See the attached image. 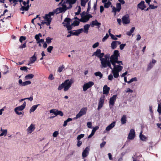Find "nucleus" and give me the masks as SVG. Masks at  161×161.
<instances>
[{
    "label": "nucleus",
    "instance_id": "bf43d9fd",
    "mask_svg": "<svg viewBox=\"0 0 161 161\" xmlns=\"http://www.w3.org/2000/svg\"><path fill=\"white\" fill-rule=\"evenodd\" d=\"M27 68L25 66H23L21 67L20 68V69L21 70H24L25 71H27Z\"/></svg>",
    "mask_w": 161,
    "mask_h": 161
},
{
    "label": "nucleus",
    "instance_id": "6ab92c4d",
    "mask_svg": "<svg viewBox=\"0 0 161 161\" xmlns=\"http://www.w3.org/2000/svg\"><path fill=\"white\" fill-rule=\"evenodd\" d=\"M90 150L89 147H86L82 153V157L83 158H86L89 154V152Z\"/></svg>",
    "mask_w": 161,
    "mask_h": 161
},
{
    "label": "nucleus",
    "instance_id": "7ed1b4c3",
    "mask_svg": "<svg viewBox=\"0 0 161 161\" xmlns=\"http://www.w3.org/2000/svg\"><path fill=\"white\" fill-rule=\"evenodd\" d=\"M54 13L50 12L48 14H46L42 17L43 19L41 20V24L38 23V25L40 26V28L41 29V26L46 24L47 25H49L52 19L51 17L52 15H53Z\"/></svg>",
    "mask_w": 161,
    "mask_h": 161
},
{
    "label": "nucleus",
    "instance_id": "774afa93",
    "mask_svg": "<svg viewBox=\"0 0 161 161\" xmlns=\"http://www.w3.org/2000/svg\"><path fill=\"white\" fill-rule=\"evenodd\" d=\"M141 39V36L140 35L138 34L136 35V40L139 41Z\"/></svg>",
    "mask_w": 161,
    "mask_h": 161
},
{
    "label": "nucleus",
    "instance_id": "5701e85b",
    "mask_svg": "<svg viewBox=\"0 0 161 161\" xmlns=\"http://www.w3.org/2000/svg\"><path fill=\"white\" fill-rule=\"evenodd\" d=\"M115 125V122H113L111 124L108 125L106 128L105 130L107 131H109L113 128Z\"/></svg>",
    "mask_w": 161,
    "mask_h": 161
},
{
    "label": "nucleus",
    "instance_id": "0eeeda50",
    "mask_svg": "<svg viewBox=\"0 0 161 161\" xmlns=\"http://www.w3.org/2000/svg\"><path fill=\"white\" fill-rule=\"evenodd\" d=\"M81 18L80 21L83 22H86L90 18L92 17V16L89 14H86L85 12L82 13L81 14Z\"/></svg>",
    "mask_w": 161,
    "mask_h": 161
},
{
    "label": "nucleus",
    "instance_id": "de8ad7c7",
    "mask_svg": "<svg viewBox=\"0 0 161 161\" xmlns=\"http://www.w3.org/2000/svg\"><path fill=\"white\" fill-rule=\"evenodd\" d=\"M48 78L50 80H52L54 79V77L52 74H50L49 75Z\"/></svg>",
    "mask_w": 161,
    "mask_h": 161
},
{
    "label": "nucleus",
    "instance_id": "e433bc0d",
    "mask_svg": "<svg viewBox=\"0 0 161 161\" xmlns=\"http://www.w3.org/2000/svg\"><path fill=\"white\" fill-rule=\"evenodd\" d=\"M63 113L61 111H59L58 110H56L55 116L59 115L62 116L63 115Z\"/></svg>",
    "mask_w": 161,
    "mask_h": 161
},
{
    "label": "nucleus",
    "instance_id": "a878e982",
    "mask_svg": "<svg viewBox=\"0 0 161 161\" xmlns=\"http://www.w3.org/2000/svg\"><path fill=\"white\" fill-rule=\"evenodd\" d=\"M144 2L143 1H142L140 3H139L137 6L138 8L142 10H143L146 8V7L144 5Z\"/></svg>",
    "mask_w": 161,
    "mask_h": 161
},
{
    "label": "nucleus",
    "instance_id": "58836bf2",
    "mask_svg": "<svg viewBox=\"0 0 161 161\" xmlns=\"http://www.w3.org/2000/svg\"><path fill=\"white\" fill-rule=\"evenodd\" d=\"M31 82L30 80H26L23 82V86H25L28 85H30L31 84Z\"/></svg>",
    "mask_w": 161,
    "mask_h": 161
},
{
    "label": "nucleus",
    "instance_id": "052dcab7",
    "mask_svg": "<svg viewBox=\"0 0 161 161\" xmlns=\"http://www.w3.org/2000/svg\"><path fill=\"white\" fill-rule=\"evenodd\" d=\"M81 11V8L80 6H79L78 7V11L77 12L75 13L76 15H78L80 13Z\"/></svg>",
    "mask_w": 161,
    "mask_h": 161
},
{
    "label": "nucleus",
    "instance_id": "09e8293b",
    "mask_svg": "<svg viewBox=\"0 0 161 161\" xmlns=\"http://www.w3.org/2000/svg\"><path fill=\"white\" fill-rule=\"evenodd\" d=\"M125 92L126 93H132L133 92V91L129 88H128L125 90Z\"/></svg>",
    "mask_w": 161,
    "mask_h": 161
},
{
    "label": "nucleus",
    "instance_id": "c03bdc74",
    "mask_svg": "<svg viewBox=\"0 0 161 161\" xmlns=\"http://www.w3.org/2000/svg\"><path fill=\"white\" fill-rule=\"evenodd\" d=\"M84 134H81L80 135H79L77 137V139L78 140H80V139L83 138L84 137Z\"/></svg>",
    "mask_w": 161,
    "mask_h": 161
},
{
    "label": "nucleus",
    "instance_id": "4be33fe9",
    "mask_svg": "<svg viewBox=\"0 0 161 161\" xmlns=\"http://www.w3.org/2000/svg\"><path fill=\"white\" fill-rule=\"evenodd\" d=\"M83 31V29L81 28L76 30H75V32H72L70 31H69V33L72 34L73 35L78 36L80 33H81Z\"/></svg>",
    "mask_w": 161,
    "mask_h": 161
},
{
    "label": "nucleus",
    "instance_id": "a211bd4d",
    "mask_svg": "<svg viewBox=\"0 0 161 161\" xmlns=\"http://www.w3.org/2000/svg\"><path fill=\"white\" fill-rule=\"evenodd\" d=\"M111 1L112 0H102V2L104 3V7L108 8L111 5Z\"/></svg>",
    "mask_w": 161,
    "mask_h": 161
},
{
    "label": "nucleus",
    "instance_id": "49530a36",
    "mask_svg": "<svg viewBox=\"0 0 161 161\" xmlns=\"http://www.w3.org/2000/svg\"><path fill=\"white\" fill-rule=\"evenodd\" d=\"M53 48V47L52 46H49L47 48V51L49 53H51V52L52 51V50Z\"/></svg>",
    "mask_w": 161,
    "mask_h": 161
},
{
    "label": "nucleus",
    "instance_id": "13d9d810",
    "mask_svg": "<svg viewBox=\"0 0 161 161\" xmlns=\"http://www.w3.org/2000/svg\"><path fill=\"white\" fill-rule=\"evenodd\" d=\"M99 128L98 126H96L93 128V129L92 130V131L95 133V131L97 130Z\"/></svg>",
    "mask_w": 161,
    "mask_h": 161
},
{
    "label": "nucleus",
    "instance_id": "39448f33",
    "mask_svg": "<svg viewBox=\"0 0 161 161\" xmlns=\"http://www.w3.org/2000/svg\"><path fill=\"white\" fill-rule=\"evenodd\" d=\"M26 105V102H24L22 105L15 108H14V110L16 114L18 115H21L23 116L24 113L22 111L25 108Z\"/></svg>",
    "mask_w": 161,
    "mask_h": 161
},
{
    "label": "nucleus",
    "instance_id": "aec40b11",
    "mask_svg": "<svg viewBox=\"0 0 161 161\" xmlns=\"http://www.w3.org/2000/svg\"><path fill=\"white\" fill-rule=\"evenodd\" d=\"M0 137L2 136H6L8 133V130L6 129H3L2 128L0 129Z\"/></svg>",
    "mask_w": 161,
    "mask_h": 161
},
{
    "label": "nucleus",
    "instance_id": "412c9836",
    "mask_svg": "<svg viewBox=\"0 0 161 161\" xmlns=\"http://www.w3.org/2000/svg\"><path fill=\"white\" fill-rule=\"evenodd\" d=\"M36 53H35L34 55L31 57L30 59L28 65H31V64H33L36 61Z\"/></svg>",
    "mask_w": 161,
    "mask_h": 161
},
{
    "label": "nucleus",
    "instance_id": "864d4df0",
    "mask_svg": "<svg viewBox=\"0 0 161 161\" xmlns=\"http://www.w3.org/2000/svg\"><path fill=\"white\" fill-rule=\"evenodd\" d=\"M87 125L89 128H92V124L91 122H88L87 123Z\"/></svg>",
    "mask_w": 161,
    "mask_h": 161
},
{
    "label": "nucleus",
    "instance_id": "2eb2a0df",
    "mask_svg": "<svg viewBox=\"0 0 161 161\" xmlns=\"http://www.w3.org/2000/svg\"><path fill=\"white\" fill-rule=\"evenodd\" d=\"M35 129V125L34 124H31L27 129V131L28 134H31Z\"/></svg>",
    "mask_w": 161,
    "mask_h": 161
},
{
    "label": "nucleus",
    "instance_id": "6e6552de",
    "mask_svg": "<svg viewBox=\"0 0 161 161\" xmlns=\"http://www.w3.org/2000/svg\"><path fill=\"white\" fill-rule=\"evenodd\" d=\"M130 15L128 14L124 15L122 18V22L124 26H126L129 25L130 23Z\"/></svg>",
    "mask_w": 161,
    "mask_h": 161
},
{
    "label": "nucleus",
    "instance_id": "338daca9",
    "mask_svg": "<svg viewBox=\"0 0 161 161\" xmlns=\"http://www.w3.org/2000/svg\"><path fill=\"white\" fill-rule=\"evenodd\" d=\"M110 36L111 37V38L113 40H117V38L114 35L112 34H110Z\"/></svg>",
    "mask_w": 161,
    "mask_h": 161
},
{
    "label": "nucleus",
    "instance_id": "c85d7f7f",
    "mask_svg": "<svg viewBox=\"0 0 161 161\" xmlns=\"http://www.w3.org/2000/svg\"><path fill=\"white\" fill-rule=\"evenodd\" d=\"M90 25L88 24H86L84 26V32L86 34L88 33V31L90 27Z\"/></svg>",
    "mask_w": 161,
    "mask_h": 161
},
{
    "label": "nucleus",
    "instance_id": "9b49d317",
    "mask_svg": "<svg viewBox=\"0 0 161 161\" xmlns=\"http://www.w3.org/2000/svg\"><path fill=\"white\" fill-rule=\"evenodd\" d=\"M119 2V3H117L116 4V8L114 7H112V12L114 13V15H115L117 12H119L121 9V0H118Z\"/></svg>",
    "mask_w": 161,
    "mask_h": 161
},
{
    "label": "nucleus",
    "instance_id": "8fccbe9b",
    "mask_svg": "<svg viewBox=\"0 0 161 161\" xmlns=\"http://www.w3.org/2000/svg\"><path fill=\"white\" fill-rule=\"evenodd\" d=\"M108 79L109 80H112L114 79V77L113 75L112 74L109 75L108 76Z\"/></svg>",
    "mask_w": 161,
    "mask_h": 161
},
{
    "label": "nucleus",
    "instance_id": "4d7b16f0",
    "mask_svg": "<svg viewBox=\"0 0 161 161\" xmlns=\"http://www.w3.org/2000/svg\"><path fill=\"white\" fill-rule=\"evenodd\" d=\"M149 5L150 8L151 9L156 8H157V6H154L153 5H150V4H149Z\"/></svg>",
    "mask_w": 161,
    "mask_h": 161
},
{
    "label": "nucleus",
    "instance_id": "bb28decb",
    "mask_svg": "<svg viewBox=\"0 0 161 161\" xmlns=\"http://www.w3.org/2000/svg\"><path fill=\"white\" fill-rule=\"evenodd\" d=\"M39 105V104H38L33 106L29 110L30 113H31L34 112L36 109Z\"/></svg>",
    "mask_w": 161,
    "mask_h": 161
},
{
    "label": "nucleus",
    "instance_id": "f3484780",
    "mask_svg": "<svg viewBox=\"0 0 161 161\" xmlns=\"http://www.w3.org/2000/svg\"><path fill=\"white\" fill-rule=\"evenodd\" d=\"M116 98V95H114L113 96L110 98L109 104L110 107H112L114 104Z\"/></svg>",
    "mask_w": 161,
    "mask_h": 161
},
{
    "label": "nucleus",
    "instance_id": "79ce46f5",
    "mask_svg": "<svg viewBox=\"0 0 161 161\" xmlns=\"http://www.w3.org/2000/svg\"><path fill=\"white\" fill-rule=\"evenodd\" d=\"M157 111L161 114V103L158 104Z\"/></svg>",
    "mask_w": 161,
    "mask_h": 161
},
{
    "label": "nucleus",
    "instance_id": "393cba45",
    "mask_svg": "<svg viewBox=\"0 0 161 161\" xmlns=\"http://www.w3.org/2000/svg\"><path fill=\"white\" fill-rule=\"evenodd\" d=\"M120 44V42H119L117 41H113L111 43V48L113 49H115L117 47V45Z\"/></svg>",
    "mask_w": 161,
    "mask_h": 161
},
{
    "label": "nucleus",
    "instance_id": "0e129e2a",
    "mask_svg": "<svg viewBox=\"0 0 161 161\" xmlns=\"http://www.w3.org/2000/svg\"><path fill=\"white\" fill-rule=\"evenodd\" d=\"M82 142L80 140H78L77 144V146L78 147H80L82 144Z\"/></svg>",
    "mask_w": 161,
    "mask_h": 161
},
{
    "label": "nucleus",
    "instance_id": "9d476101",
    "mask_svg": "<svg viewBox=\"0 0 161 161\" xmlns=\"http://www.w3.org/2000/svg\"><path fill=\"white\" fill-rule=\"evenodd\" d=\"M61 3L62 4V7H60L57 9L56 10L57 13H60L64 12L67 9V8L66 7L67 5H66L67 4L65 2L64 3L63 2L62 3V1Z\"/></svg>",
    "mask_w": 161,
    "mask_h": 161
},
{
    "label": "nucleus",
    "instance_id": "dca6fc26",
    "mask_svg": "<svg viewBox=\"0 0 161 161\" xmlns=\"http://www.w3.org/2000/svg\"><path fill=\"white\" fill-rule=\"evenodd\" d=\"M135 136V133L134 130L133 129H131L127 137L128 139L130 140H132L134 138Z\"/></svg>",
    "mask_w": 161,
    "mask_h": 161
},
{
    "label": "nucleus",
    "instance_id": "a18cd8bd",
    "mask_svg": "<svg viewBox=\"0 0 161 161\" xmlns=\"http://www.w3.org/2000/svg\"><path fill=\"white\" fill-rule=\"evenodd\" d=\"M26 39V38L25 36H21L20 37L19 41V42L22 43L23 41L25 40Z\"/></svg>",
    "mask_w": 161,
    "mask_h": 161
},
{
    "label": "nucleus",
    "instance_id": "ea45409f",
    "mask_svg": "<svg viewBox=\"0 0 161 161\" xmlns=\"http://www.w3.org/2000/svg\"><path fill=\"white\" fill-rule=\"evenodd\" d=\"M94 75L96 76H99L100 78L102 77L103 75L100 72H97L94 73Z\"/></svg>",
    "mask_w": 161,
    "mask_h": 161
},
{
    "label": "nucleus",
    "instance_id": "7c9ffc66",
    "mask_svg": "<svg viewBox=\"0 0 161 161\" xmlns=\"http://www.w3.org/2000/svg\"><path fill=\"white\" fill-rule=\"evenodd\" d=\"M127 122V117L126 115H124L121 118V124H125Z\"/></svg>",
    "mask_w": 161,
    "mask_h": 161
},
{
    "label": "nucleus",
    "instance_id": "4c0bfd02",
    "mask_svg": "<svg viewBox=\"0 0 161 161\" xmlns=\"http://www.w3.org/2000/svg\"><path fill=\"white\" fill-rule=\"evenodd\" d=\"M137 81V79L136 77H134L132 78L129 81H128L127 82V83L128 84H130L131 83L134 82V81Z\"/></svg>",
    "mask_w": 161,
    "mask_h": 161
},
{
    "label": "nucleus",
    "instance_id": "603ef678",
    "mask_svg": "<svg viewBox=\"0 0 161 161\" xmlns=\"http://www.w3.org/2000/svg\"><path fill=\"white\" fill-rule=\"evenodd\" d=\"M35 19H37V20H41V19L40 17H38V15H37L36 17L33 19L31 20V22L33 24H34V21Z\"/></svg>",
    "mask_w": 161,
    "mask_h": 161
},
{
    "label": "nucleus",
    "instance_id": "b1692460",
    "mask_svg": "<svg viewBox=\"0 0 161 161\" xmlns=\"http://www.w3.org/2000/svg\"><path fill=\"white\" fill-rule=\"evenodd\" d=\"M110 88L106 85L104 86L103 88V94H108L109 93Z\"/></svg>",
    "mask_w": 161,
    "mask_h": 161
},
{
    "label": "nucleus",
    "instance_id": "680f3d73",
    "mask_svg": "<svg viewBox=\"0 0 161 161\" xmlns=\"http://www.w3.org/2000/svg\"><path fill=\"white\" fill-rule=\"evenodd\" d=\"M26 47V44L25 43H24L23 44L20 46H19V48L20 49H22L24 48H25Z\"/></svg>",
    "mask_w": 161,
    "mask_h": 161
},
{
    "label": "nucleus",
    "instance_id": "473e14b6",
    "mask_svg": "<svg viewBox=\"0 0 161 161\" xmlns=\"http://www.w3.org/2000/svg\"><path fill=\"white\" fill-rule=\"evenodd\" d=\"M140 137L141 140L143 141H145L147 139V137L142 134V131H141L140 133Z\"/></svg>",
    "mask_w": 161,
    "mask_h": 161
},
{
    "label": "nucleus",
    "instance_id": "f8f14e48",
    "mask_svg": "<svg viewBox=\"0 0 161 161\" xmlns=\"http://www.w3.org/2000/svg\"><path fill=\"white\" fill-rule=\"evenodd\" d=\"M105 96L104 95H103L100 98L98 103V106L97 109L99 110L102 108L104 102Z\"/></svg>",
    "mask_w": 161,
    "mask_h": 161
},
{
    "label": "nucleus",
    "instance_id": "37998d69",
    "mask_svg": "<svg viewBox=\"0 0 161 161\" xmlns=\"http://www.w3.org/2000/svg\"><path fill=\"white\" fill-rule=\"evenodd\" d=\"M59 134L58 131H56L53 132V136L54 137H56Z\"/></svg>",
    "mask_w": 161,
    "mask_h": 161
},
{
    "label": "nucleus",
    "instance_id": "6e6d98bb",
    "mask_svg": "<svg viewBox=\"0 0 161 161\" xmlns=\"http://www.w3.org/2000/svg\"><path fill=\"white\" fill-rule=\"evenodd\" d=\"M109 37V35L107 34L102 39L103 42H104Z\"/></svg>",
    "mask_w": 161,
    "mask_h": 161
},
{
    "label": "nucleus",
    "instance_id": "423d86ee",
    "mask_svg": "<svg viewBox=\"0 0 161 161\" xmlns=\"http://www.w3.org/2000/svg\"><path fill=\"white\" fill-rule=\"evenodd\" d=\"M72 23L71 20L68 18H66L65 19L63 24L64 26L66 27L68 31L71 30L72 29Z\"/></svg>",
    "mask_w": 161,
    "mask_h": 161
},
{
    "label": "nucleus",
    "instance_id": "f704fd0d",
    "mask_svg": "<svg viewBox=\"0 0 161 161\" xmlns=\"http://www.w3.org/2000/svg\"><path fill=\"white\" fill-rule=\"evenodd\" d=\"M135 29V27H132L131 30L130 31H128L127 32V34L129 36H130L131 34L134 32V31Z\"/></svg>",
    "mask_w": 161,
    "mask_h": 161
},
{
    "label": "nucleus",
    "instance_id": "3c124183",
    "mask_svg": "<svg viewBox=\"0 0 161 161\" xmlns=\"http://www.w3.org/2000/svg\"><path fill=\"white\" fill-rule=\"evenodd\" d=\"M99 43L98 42H97L92 45V47L93 48H96L99 46Z\"/></svg>",
    "mask_w": 161,
    "mask_h": 161
},
{
    "label": "nucleus",
    "instance_id": "c9c22d12",
    "mask_svg": "<svg viewBox=\"0 0 161 161\" xmlns=\"http://www.w3.org/2000/svg\"><path fill=\"white\" fill-rule=\"evenodd\" d=\"M81 1V6H85L86 3L89 0H80Z\"/></svg>",
    "mask_w": 161,
    "mask_h": 161
},
{
    "label": "nucleus",
    "instance_id": "e2e57ef3",
    "mask_svg": "<svg viewBox=\"0 0 161 161\" xmlns=\"http://www.w3.org/2000/svg\"><path fill=\"white\" fill-rule=\"evenodd\" d=\"M18 82L19 85L20 86H23V82H22V81L21 79H19L18 81Z\"/></svg>",
    "mask_w": 161,
    "mask_h": 161
},
{
    "label": "nucleus",
    "instance_id": "72a5a7b5",
    "mask_svg": "<svg viewBox=\"0 0 161 161\" xmlns=\"http://www.w3.org/2000/svg\"><path fill=\"white\" fill-rule=\"evenodd\" d=\"M78 21L75 20L73 23H71V25H74L75 26H77L79 25L80 19H77Z\"/></svg>",
    "mask_w": 161,
    "mask_h": 161
},
{
    "label": "nucleus",
    "instance_id": "2f4dec72",
    "mask_svg": "<svg viewBox=\"0 0 161 161\" xmlns=\"http://www.w3.org/2000/svg\"><path fill=\"white\" fill-rule=\"evenodd\" d=\"M65 66L64 65H62L59 66L57 69V71L59 73L62 72L63 69H64Z\"/></svg>",
    "mask_w": 161,
    "mask_h": 161
},
{
    "label": "nucleus",
    "instance_id": "1a4fd4ad",
    "mask_svg": "<svg viewBox=\"0 0 161 161\" xmlns=\"http://www.w3.org/2000/svg\"><path fill=\"white\" fill-rule=\"evenodd\" d=\"M87 109V108L86 107L82 108L81 109L78 113L76 115L75 119H77L80 118L82 115L85 114H86Z\"/></svg>",
    "mask_w": 161,
    "mask_h": 161
},
{
    "label": "nucleus",
    "instance_id": "f257e3e1",
    "mask_svg": "<svg viewBox=\"0 0 161 161\" xmlns=\"http://www.w3.org/2000/svg\"><path fill=\"white\" fill-rule=\"evenodd\" d=\"M120 53L117 50L114 51L113 54L111 56L109 53L106 54L100 59L101 61V67L106 68L108 67L112 69V72L115 78L119 76V73L121 70V61L118 59Z\"/></svg>",
    "mask_w": 161,
    "mask_h": 161
},
{
    "label": "nucleus",
    "instance_id": "c756f323",
    "mask_svg": "<svg viewBox=\"0 0 161 161\" xmlns=\"http://www.w3.org/2000/svg\"><path fill=\"white\" fill-rule=\"evenodd\" d=\"M34 75L32 74H30L25 75V79L26 80L32 79L33 78Z\"/></svg>",
    "mask_w": 161,
    "mask_h": 161
},
{
    "label": "nucleus",
    "instance_id": "5fc2aeb1",
    "mask_svg": "<svg viewBox=\"0 0 161 161\" xmlns=\"http://www.w3.org/2000/svg\"><path fill=\"white\" fill-rule=\"evenodd\" d=\"M56 111V109H52L50 110L49 112L50 113H53L55 115Z\"/></svg>",
    "mask_w": 161,
    "mask_h": 161
},
{
    "label": "nucleus",
    "instance_id": "4468645a",
    "mask_svg": "<svg viewBox=\"0 0 161 161\" xmlns=\"http://www.w3.org/2000/svg\"><path fill=\"white\" fill-rule=\"evenodd\" d=\"M104 53H101V50L100 49H97L93 54L92 56H95L99 58L103 57L104 55Z\"/></svg>",
    "mask_w": 161,
    "mask_h": 161
},
{
    "label": "nucleus",
    "instance_id": "20e7f679",
    "mask_svg": "<svg viewBox=\"0 0 161 161\" xmlns=\"http://www.w3.org/2000/svg\"><path fill=\"white\" fill-rule=\"evenodd\" d=\"M73 83L72 79L66 80L59 86L58 90L60 91L63 88L64 91L66 92L69 90Z\"/></svg>",
    "mask_w": 161,
    "mask_h": 161
},
{
    "label": "nucleus",
    "instance_id": "a19ab883",
    "mask_svg": "<svg viewBox=\"0 0 161 161\" xmlns=\"http://www.w3.org/2000/svg\"><path fill=\"white\" fill-rule=\"evenodd\" d=\"M52 40V38L48 37L46 38V40L47 43L48 44H49L51 42Z\"/></svg>",
    "mask_w": 161,
    "mask_h": 161
},
{
    "label": "nucleus",
    "instance_id": "ddd939ff",
    "mask_svg": "<svg viewBox=\"0 0 161 161\" xmlns=\"http://www.w3.org/2000/svg\"><path fill=\"white\" fill-rule=\"evenodd\" d=\"M94 84V83L92 81H89L84 84L83 86V91L84 92L86 91L89 88L92 86Z\"/></svg>",
    "mask_w": 161,
    "mask_h": 161
},
{
    "label": "nucleus",
    "instance_id": "69168bd1",
    "mask_svg": "<svg viewBox=\"0 0 161 161\" xmlns=\"http://www.w3.org/2000/svg\"><path fill=\"white\" fill-rule=\"evenodd\" d=\"M106 142H103L100 144V147L101 148H102L105 145Z\"/></svg>",
    "mask_w": 161,
    "mask_h": 161
},
{
    "label": "nucleus",
    "instance_id": "cd10ccee",
    "mask_svg": "<svg viewBox=\"0 0 161 161\" xmlns=\"http://www.w3.org/2000/svg\"><path fill=\"white\" fill-rule=\"evenodd\" d=\"M101 25V23L97 22V20L92 21V22L91 26L92 27H93L94 25H96L97 26H99Z\"/></svg>",
    "mask_w": 161,
    "mask_h": 161
},
{
    "label": "nucleus",
    "instance_id": "f03ea898",
    "mask_svg": "<svg viewBox=\"0 0 161 161\" xmlns=\"http://www.w3.org/2000/svg\"><path fill=\"white\" fill-rule=\"evenodd\" d=\"M11 4H14V5L16 4L17 2L18 1L17 0H8ZM19 1L20 2L21 6L20 9L21 10L26 11L27 10L31 4L29 5V0H19Z\"/></svg>",
    "mask_w": 161,
    "mask_h": 161
}]
</instances>
